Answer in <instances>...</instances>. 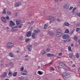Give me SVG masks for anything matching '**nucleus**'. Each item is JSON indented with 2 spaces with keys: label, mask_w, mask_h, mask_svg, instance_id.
<instances>
[{
  "label": "nucleus",
  "mask_w": 80,
  "mask_h": 80,
  "mask_svg": "<svg viewBox=\"0 0 80 80\" xmlns=\"http://www.w3.org/2000/svg\"><path fill=\"white\" fill-rule=\"evenodd\" d=\"M56 32L57 34H56L57 37H60L62 35V30L60 29H58L56 31Z\"/></svg>",
  "instance_id": "f257e3e1"
},
{
  "label": "nucleus",
  "mask_w": 80,
  "mask_h": 80,
  "mask_svg": "<svg viewBox=\"0 0 80 80\" xmlns=\"http://www.w3.org/2000/svg\"><path fill=\"white\" fill-rule=\"evenodd\" d=\"M13 44L12 43L9 42L7 44V47L9 48H12L13 47Z\"/></svg>",
  "instance_id": "f03ea898"
},
{
  "label": "nucleus",
  "mask_w": 80,
  "mask_h": 80,
  "mask_svg": "<svg viewBox=\"0 0 80 80\" xmlns=\"http://www.w3.org/2000/svg\"><path fill=\"white\" fill-rule=\"evenodd\" d=\"M15 24L12 20L10 22L9 27H13V26H15Z\"/></svg>",
  "instance_id": "7ed1b4c3"
},
{
  "label": "nucleus",
  "mask_w": 80,
  "mask_h": 80,
  "mask_svg": "<svg viewBox=\"0 0 80 80\" xmlns=\"http://www.w3.org/2000/svg\"><path fill=\"white\" fill-rule=\"evenodd\" d=\"M32 45H29L27 46V49L29 52H30L32 50Z\"/></svg>",
  "instance_id": "20e7f679"
},
{
  "label": "nucleus",
  "mask_w": 80,
  "mask_h": 80,
  "mask_svg": "<svg viewBox=\"0 0 80 80\" xmlns=\"http://www.w3.org/2000/svg\"><path fill=\"white\" fill-rule=\"evenodd\" d=\"M22 5V3L21 2H17L15 3V4H14L15 7H19V6H20Z\"/></svg>",
  "instance_id": "39448f33"
},
{
  "label": "nucleus",
  "mask_w": 80,
  "mask_h": 80,
  "mask_svg": "<svg viewBox=\"0 0 80 80\" xmlns=\"http://www.w3.org/2000/svg\"><path fill=\"white\" fill-rule=\"evenodd\" d=\"M63 8L64 9L67 10L69 8V5L68 4H65L64 5Z\"/></svg>",
  "instance_id": "423d86ee"
},
{
  "label": "nucleus",
  "mask_w": 80,
  "mask_h": 80,
  "mask_svg": "<svg viewBox=\"0 0 80 80\" xmlns=\"http://www.w3.org/2000/svg\"><path fill=\"white\" fill-rule=\"evenodd\" d=\"M40 32V29H38L37 30H34V32H33V33L34 34H36V35H37V33Z\"/></svg>",
  "instance_id": "0eeeda50"
},
{
  "label": "nucleus",
  "mask_w": 80,
  "mask_h": 80,
  "mask_svg": "<svg viewBox=\"0 0 80 80\" xmlns=\"http://www.w3.org/2000/svg\"><path fill=\"white\" fill-rule=\"evenodd\" d=\"M31 34L32 31H29L26 34V36H27L28 37H30L31 36Z\"/></svg>",
  "instance_id": "6e6552de"
},
{
  "label": "nucleus",
  "mask_w": 80,
  "mask_h": 80,
  "mask_svg": "<svg viewBox=\"0 0 80 80\" xmlns=\"http://www.w3.org/2000/svg\"><path fill=\"white\" fill-rule=\"evenodd\" d=\"M69 35H67L66 34H64L62 36V38L64 39H66V38H68L69 37Z\"/></svg>",
  "instance_id": "1a4fd4ad"
},
{
  "label": "nucleus",
  "mask_w": 80,
  "mask_h": 80,
  "mask_svg": "<svg viewBox=\"0 0 80 80\" xmlns=\"http://www.w3.org/2000/svg\"><path fill=\"white\" fill-rule=\"evenodd\" d=\"M23 73H21V75H26L27 74V71L26 69H25L23 71Z\"/></svg>",
  "instance_id": "9d476101"
},
{
  "label": "nucleus",
  "mask_w": 80,
  "mask_h": 80,
  "mask_svg": "<svg viewBox=\"0 0 80 80\" xmlns=\"http://www.w3.org/2000/svg\"><path fill=\"white\" fill-rule=\"evenodd\" d=\"M1 20L2 22H4V23H6V22H7V21H6V18H5L4 17H2L1 18Z\"/></svg>",
  "instance_id": "9b49d317"
},
{
  "label": "nucleus",
  "mask_w": 80,
  "mask_h": 80,
  "mask_svg": "<svg viewBox=\"0 0 80 80\" xmlns=\"http://www.w3.org/2000/svg\"><path fill=\"white\" fill-rule=\"evenodd\" d=\"M49 20H53V21H54V20H55V18L54 17L50 16L49 17Z\"/></svg>",
  "instance_id": "f8f14e48"
},
{
  "label": "nucleus",
  "mask_w": 80,
  "mask_h": 80,
  "mask_svg": "<svg viewBox=\"0 0 80 80\" xmlns=\"http://www.w3.org/2000/svg\"><path fill=\"white\" fill-rule=\"evenodd\" d=\"M7 72H4L1 75L2 78H3V77H5L7 76Z\"/></svg>",
  "instance_id": "ddd939ff"
},
{
  "label": "nucleus",
  "mask_w": 80,
  "mask_h": 80,
  "mask_svg": "<svg viewBox=\"0 0 80 80\" xmlns=\"http://www.w3.org/2000/svg\"><path fill=\"white\" fill-rule=\"evenodd\" d=\"M47 56L48 57H53V56H54V55L51 53H48L47 54Z\"/></svg>",
  "instance_id": "4468645a"
},
{
  "label": "nucleus",
  "mask_w": 80,
  "mask_h": 80,
  "mask_svg": "<svg viewBox=\"0 0 80 80\" xmlns=\"http://www.w3.org/2000/svg\"><path fill=\"white\" fill-rule=\"evenodd\" d=\"M21 21L19 19H17L16 20V22L17 25H19Z\"/></svg>",
  "instance_id": "2eb2a0df"
},
{
  "label": "nucleus",
  "mask_w": 80,
  "mask_h": 80,
  "mask_svg": "<svg viewBox=\"0 0 80 80\" xmlns=\"http://www.w3.org/2000/svg\"><path fill=\"white\" fill-rule=\"evenodd\" d=\"M59 65L61 66H62V67H66V65H65V64L63 63L62 62H60L59 63Z\"/></svg>",
  "instance_id": "dca6fc26"
},
{
  "label": "nucleus",
  "mask_w": 80,
  "mask_h": 80,
  "mask_svg": "<svg viewBox=\"0 0 80 80\" xmlns=\"http://www.w3.org/2000/svg\"><path fill=\"white\" fill-rule=\"evenodd\" d=\"M35 35H36V34H34L33 33H32V37L33 39H35Z\"/></svg>",
  "instance_id": "f3484780"
},
{
  "label": "nucleus",
  "mask_w": 80,
  "mask_h": 80,
  "mask_svg": "<svg viewBox=\"0 0 80 80\" xmlns=\"http://www.w3.org/2000/svg\"><path fill=\"white\" fill-rule=\"evenodd\" d=\"M49 35L50 36H53V32L52 31H50L49 32Z\"/></svg>",
  "instance_id": "a211bd4d"
},
{
  "label": "nucleus",
  "mask_w": 80,
  "mask_h": 80,
  "mask_svg": "<svg viewBox=\"0 0 80 80\" xmlns=\"http://www.w3.org/2000/svg\"><path fill=\"white\" fill-rule=\"evenodd\" d=\"M69 25H70L69 23L67 22H65L63 24L64 26H66L67 27H68V26H69Z\"/></svg>",
  "instance_id": "6ab92c4d"
},
{
  "label": "nucleus",
  "mask_w": 80,
  "mask_h": 80,
  "mask_svg": "<svg viewBox=\"0 0 80 80\" xmlns=\"http://www.w3.org/2000/svg\"><path fill=\"white\" fill-rule=\"evenodd\" d=\"M73 53H71L69 54V57L71 58H73Z\"/></svg>",
  "instance_id": "aec40b11"
},
{
  "label": "nucleus",
  "mask_w": 80,
  "mask_h": 80,
  "mask_svg": "<svg viewBox=\"0 0 80 80\" xmlns=\"http://www.w3.org/2000/svg\"><path fill=\"white\" fill-rule=\"evenodd\" d=\"M48 27V24L47 23L44 25V29H46L47 27Z\"/></svg>",
  "instance_id": "412c9836"
},
{
  "label": "nucleus",
  "mask_w": 80,
  "mask_h": 80,
  "mask_svg": "<svg viewBox=\"0 0 80 80\" xmlns=\"http://www.w3.org/2000/svg\"><path fill=\"white\" fill-rule=\"evenodd\" d=\"M18 74V72H14L13 74V77H16Z\"/></svg>",
  "instance_id": "4be33fe9"
},
{
  "label": "nucleus",
  "mask_w": 80,
  "mask_h": 80,
  "mask_svg": "<svg viewBox=\"0 0 80 80\" xmlns=\"http://www.w3.org/2000/svg\"><path fill=\"white\" fill-rule=\"evenodd\" d=\"M65 78H70V75L68 74L67 73Z\"/></svg>",
  "instance_id": "5701e85b"
},
{
  "label": "nucleus",
  "mask_w": 80,
  "mask_h": 80,
  "mask_svg": "<svg viewBox=\"0 0 80 80\" xmlns=\"http://www.w3.org/2000/svg\"><path fill=\"white\" fill-rule=\"evenodd\" d=\"M76 9H77V7H75L73 9L72 11V13H75V10Z\"/></svg>",
  "instance_id": "b1692460"
},
{
  "label": "nucleus",
  "mask_w": 80,
  "mask_h": 80,
  "mask_svg": "<svg viewBox=\"0 0 80 80\" xmlns=\"http://www.w3.org/2000/svg\"><path fill=\"white\" fill-rule=\"evenodd\" d=\"M21 80H28L26 78H21Z\"/></svg>",
  "instance_id": "393cba45"
},
{
  "label": "nucleus",
  "mask_w": 80,
  "mask_h": 80,
  "mask_svg": "<svg viewBox=\"0 0 80 80\" xmlns=\"http://www.w3.org/2000/svg\"><path fill=\"white\" fill-rule=\"evenodd\" d=\"M74 39L75 41H77V40H78V37L77 36H75L74 37Z\"/></svg>",
  "instance_id": "a878e982"
},
{
  "label": "nucleus",
  "mask_w": 80,
  "mask_h": 80,
  "mask_svg": "<svg viewBox=\"0 0 80 80\" xmlns=\"http://www.w3.org/2000/svg\"><path fill=\"white\" fill-rule=\"evenodd\" d=\"M38 73L39 74V75H42V74H43V72H42L41 71H38Z\"/></svg>",
  "instance_id": "bb28decb"
},
{
  "label": "nucleus",
  "mask_w": 80,
  "mask_h": 80,
  "mask_svg": "<svg viewBox=\"0 0 80 80\" xmlns=\"http://www.w3.org/2000/svg\"><path fill=\"white\" fill-rule=\"evenodd\" d=\"M17 28V27L16 26L14 28H12V31H13V32H15V28Z\"/></svg>",
  "instance_id": "cd10ccee"
},
{
  "label": "nucleus",
  "mask_w": 80,
  "mask_h": 80,
  "mask_svg": "<svg viewBox=\"0 0 80 80\" xmlns=\"http://www.w3.org/2000/svg\"><path fill=\"white\" fill-rule=\"evenodd\" d=\"M9 55L11 57H13V54L11 52H10L9 53Z\"/></svg>",
  "instance_id": "c85d7f7f"
},
{
  "label": "nucleus",
  "mask_w": 80,
  "mask_h": 80,
  "mask_svg": "<svg viewBox=\"0 0 80 80\" xmlns=\"http://www.w3.org/2000/svg\"><path fill=\"white\" fill-rule=\"evenodd\" d=\"M75 57L77 58H79V54L78 53L76 54Z\"/></svg>",
  "instance_id": "c756f323"
},
{
  "label": "nucleus",
  "mask_w": 80,
  "mask_h": 80,
  "mask_svg": "<svg viewBox=\"0 0 80 80\" xmlns=\"http://www.w3.org/2000/svg\"><path fill=\"white\" fill-rule=\"evenodd\" d=\"M6 9H3L2 12V14H5L6 13V11H5Z\"/></svg>",
  "instance_id": "7c9ffc66"
},
{
  "label": "nucleus",
  "mask_w": 80,
  "mask_h": 80,
  "mask_svg": "<svg viewBox=\"0 0 80 80\" xmlns=\"http://www.w3.org/2000/svg\"><path fill=\"white\" fill-rule=\"evenodd\" d=\"M47 53L46 52L44 51V50H42V51L41 54L42 55H44L45 53Z\"/></svg>",
  "instance_id": "2f4dec72"
},
{
  "label": "nucleus",
  "mask_w": 80,
  "mask_h": 80,
  "mask_svg": "<svg viewBox=\"0 0 80 80\" xmlns=\"http://www.w3.org/2000/svg\"><path fill=\"white\" fill-rule=\"evenodd\" d=\"M67 73L65 72H63V73L62 74V75L65 77L67 75Z\"/></svg>",
  "instance_id": "473e14b6"
},
{
  "label": "nucleus",
  "mask_w": 80,
  "mask_h": 80,
  "mask_svg": "<svg viewBox=\"0 0 80 80\" xmlns=\"http://www.w3.org/2000/svg\"><path fill=\"white\" fill-rule=\"evenodd\" d=\"M71 47H68V50L70 52H72V49H71Z\"/></svg>",
  "instance_id": "72a5a7b5"
},
{
  "label": "nucleus",
  "mask_w": 80,
  "mask_h": 80,
  "mask_svg": "<svg viewBox=\"0 0 80 80\" xmlns=\"http://www.w3.org/2000/svg\"><path fill=\"white\" fill-rule=\"evenodd\" d=\"M23 36H21L19 38V40H23Z\"/></svg>",
  "instance_id": "f704fd0d"
},
{
  "label": "nucleus",
  "mask_w": 80,
  "mask_h": 80,
  "mask_svg": "<svg viewBox=\"0 0 80 80\" xmlns=\"http://www.w3.org/2000/svg\"><path fill=\"white\" fill-rule=\"evenodd\" d=\"M8 75L9 76H12V73L11 72H9V73H8Z\"/></svg>",
  "instance_id": "c9c22d12"
},
{
  "label": "nucleus",
  "mask_w": 80,
  "mask_h": 80,
  "mask_svg": "<svg viewBox=\"0 0 80 80\" xmlns=\"http://www.w3.org/2000/svg\"><path fill=\"white\" fill-rule=\"evenodd\" d=\"M11 12L10 11H7V14L9 15H11Z\"/></svg>",
  "instance_id": "e433bc0d"
},
{
  "label": "nucleus",
  "mask_w": 80,
  "mask_h": 80,
  "mask_svg": "<svg viewBox=\"0 0 80 80\" xmlns=\"http://www.w3.org/2000/svg\"><path fill=\"white\" fill-rule=\"evenodd\" d=\"M65 32L66 33H69V30H68V29H66L65 31Z\"/></svg>",
  "instance_id": "4c0bfd02"
},
{
  "label": "nucleus",
  "mask_w": 80,
  "mask_h": 80,
  "mask_svg": "<svg viewBox=\"0 0 80 80\" xmlns=\"http://www.w3.org/2000/svg\"><path fill=\"white\" fill-rule=\"evenodd\" d=\"M50 48H48L46 49L47 52H50Z\"/></svg>",
  "instance_id": "58836bf2"
},
{
  "label": "nucleus",
  "mask_w": 80,
  "mask_h": 80,
  "mask_svg": "<svg viewBox=\"0 0 80 80\" xmlns=\"http://www.w3.org/2000/svg\"><path fill=\"white\" fill-rule=\"evenodd\" d=\"M29 41H30V39L29 38L25 40L26 42H29Z\"/></svg>",
  "instance_id": "ea45409f"
},
{
  "label": "nucleus",
  "mask_w": 80,
  "mask_h": 80,
  "mask_svg": "<svg viewBox=\"0 0 80 80\" xmlns=\"http://www.w3.org/2000/svg\"><path fill=\"white\" fill-rule=\"evenodd\" d=\"M50 69H51V70H52L53 71H54V70H55V69L52 67H51Z\"/></svg>",
  "instance_id": "a19ab883"
},
{
  "label": "nucleus",
  "mask_w": 80,
  "mask_h": 80,
  "mask_svg": "<svg viewBox=\"0 0 80 80\" xmlns=\"http://www.w3.org/2000/svg\"><path fill=\"white\" fill-rule=\"evenodd\" d=\"M9 65H13V63L12 62H10L9 63Z\"/></svg>",
  "instance_id": "79ce46f5"
},
{
  "label": "nucleus",
  "mask_w": 80,
  "mask_h": 80,
  "mask_svg": "<svg viewBox=\"0 0 80 80\" xmlns=\"http://www.w3.org/2000/svg\"><path fill=\"white\" fill-rule=\"evenodd\" d=\"M24 68L23 67H22V68H20L21 71H23V70Z\"/></svg>",
  "instance_id": "37998d69"
},
{
  "label": "nucleus",
  "mask_w": 80,
  "mask_h": 80,
  "mask_svg": "<svg viewBox=\"0 0 80 80\" xmlns=\"http://www.w3.org/2000/svg\"><path fill=\"white\" fill-rule=\"evenodd\" d=\"M80 30V28H77L76 29V32H78V31H79V30Z\"/></svg>",
  "instance_id": "c03bdc74"
},
{
  "label": "nucleus",
  "mask_w": 80,
  "mask_h": 80,
  "mask_svg": "<svg viewBox=\"0 0 80 80\" xmlns=\"http://www.w3.org/2000/svg\"><path fill=\"white\" fill-rule=\"evenodd\" d=\"M22 24L20 25L19 26H18V28H22Z\"/></svg>",
  "instance_id": "a18cd8bd"
},
{
  "label": "nucleus",
  "mask_w": 80,
  "mask_h": 80,
  "mask_svg": "<svg viewBox=\"0 0 80 80\" xmlns=\"http://www.w3.org/2000/svg\"><path fill=\"white\" fill-rule=\"evenodd\" d=\"M62 52L58 54V56H62Z\"/></svg>",
  "instance_id": "49530a36"
},
{
  "label": "nucleus",
  "mask_w": 80,
  "mask_h": 80,
  "mask_svg": "<svg viewBox=\"0 0 80 80\" xmlns=\"http://www.w3.org/2000/svg\"><path fill=\"white\" fill-rule=\"evenodd\" d=\"M73 8V7H70L69 8V10H71Z\"/></svg>",
  "instance_id": "de8ad7c7"
},
{
  "label": "nucleus",
  "mask_w": 80,
  "mask_h": 80,
  "mask_svg": "<svg viewBox=\"0 0 80 80\" xmlns=\"http://www.w3.org/2000/svg\"><path fill=\"white\" fill-rule=\"evenodd\" d=\"M75 29H73V30H72V31H71V34L73 33V32H74L75 31Z\"/></svg>",
  "instance_id": "09e8293b"
},
{
  "label": "nucleus",
  "mask_w": 80,
  "mask_h": 80,
  "mask_svg": "<svg viewBox=\"0 0 80 80\" xmlns=\"http://www.w3.org/2000/svg\"><path fill=\"white\" fill-rule=\"evenodd\" d=\"M77 26L78 27H80V23L77 24Z\"/></svg>",
  "instance_id": "8fccbe9b"
},
{
  "label": "nucleus",
  "mask_w": 80,
  "mask_h": 80,
  "mask_svg": "<svg viewBox=\"0 0 80 80\" xmlns=\"http://www.w3.org/2000/svg\"><path fill=\"white\" fill-rule=\"evenodd\" d=\"M57 21H58V22H61V20H60V19H58L57 20Z\"/></svg>",
  "instance_id": "3c124183"
},
{
  "label": "nucleus",
  "mask_w": 80,
  "mask_h": 80,
  "mask_svg": "<svg viewBox=\"0 0 80 80\" xmlns=\"http://www.w3.org/2000/svg\"><path fill=\"white\" fill-rule=\"evenodd\" d=\"M6 17L7 20H9V17L8 16H7Z\"/></svg>",
  "instance_id": "603ef678"
},
{
  "label": "nucleus",
  "mask_w": 80,
  "mask_h": 80,
  "mask_svg": "<svg viewBox=\"0 0 80 80\" xmlns=\"http://www.w3.org/2000/svg\"><path fill=\"white\" fill-rule=\"evenodd\" d=\"M58 0H54V2L56 3H57V2H58Z\"/></svg>",
  "instance_id": "864d4df0"
},
{
  "label": "nucleus",
  "mask_w": 80,
  "mask_h": 80,
  "mask_svg": "<svg viewBox=\"0 0 80 80\" xmlns=\"http://www.w3.org/2000/svg\"><path fill=\"white\" fill-rule=\"evenodd\" d=\"M72 67H76V66H75V64H73L72 65Z\"/></svg>",
  "instance_id": "5fc2aeb1"
},
{
  "label": "nucleus",
  "mask_w": 80,
  "mask_h": 80,
  "mask_svg": "<svg viewBox=\"0 0 80 80\" xmlns=\"http://www.w3.org/2000/svg\"><path fill=\"white\" fill-rule=\"evenodd\" d=\"M25 60H27V61H28V58H25Z\"/></svg>",
  "instance_id": "6e6d98bb"
},
{
  "label": "nucleus",
  "mask_w": 80,
  "mask_h": 80,
  "mask_svg": "<svg viewBox=\"0 0 80 80\" xmlns=\"http://www.w3.org/2000/svg\"><path fill=\"white\" fill-rule=\"evenodd\" d=\"M78 71L79 73H80V67L79 68Z\"/></svg>",
  "instance_id": "4d7b16f0"
},
{
  "label": "nucleus",
  "mask_w": 80,
  "mask_h": 80,
  "mask_svg": "<svg viewBox=\"0 0 80 80\" xmlns=\"http://www.w3.org/2000/svg\"><path fill=\"white\" fill-rule=\"evenodd\" d=\"M71 41V39H69V40H68V42H69Z\"/></svg>",
  "instance_id": "13d9d810"
},
{
  "label": "nucleus",
  "mask_w": 80,
  "mask_h": 80,
  "mask_svg": "<svg viewBox=\"0 0 80 80\" xmlns=\"http://www.w3.org/2000/svg\"><path fill=\"white\" fill-rule=\"evenodd\" d=\"M71 47H73V44H71Z\"/></svg>",
  "instance_id": "bf43d9fd"
},
{
  "label": "nucleus",
  "mask_w": 80,
  "mask_h": 80,
  "mask_svg": "<svg viewBox=\"0 0 80 80\" xmlns=\"http://www.w3.org/2000/svg\"><path fill=\"white\" fill-rule=\"evenodd\" d=\"M52 64V62H51L50 63H49V64H50V65Z\"/></svg>",
  "instance_id": "052dcab7"
},
{
  "label": "nucleus",
  "mask_w": 80,
  "mask_h": 80,
  "mask_svg": "<svg viewBox=\"0 0 80 80\" xmlns=\"http://www.w3.org/2000/svg\"><path fill=\"white\" fill-rule=\"evenodd\" d=\"M6 29H7V30H8V29H9V28H8V27H7L6 28Z\"/></svg>",
  "instance_id": "680f3d73"
},
{
  "label": "nucleus",
  "mask_w": 80,
  "mask_h": 80,
  "mask_svg": "<svg viewBox=\"0 0 80 80\" xmlns=\"http://www.w3.org/2000/svg\"><path fill=\"white\" fill-rule=\"evenodd\" d=\"M5 80H9V79L8 78H6V79H5Z\"/></svg>",
  "instance_id": "e2e57ef3"
},
{
  "label": "nucleus",
  "mask_w": 80,
  "mask_h": 80,
  "mask_svg": "<svg viewBox=\"0 0 80 80\" xmlns=\"http://www.w3.org/2000/svg\"><path fill=\"white\" fill-rule=\"evenodd\" d=\"M67 42V41H66V40H64V43H65V42Z\"/></svg>",
  "instance_id": "0e129e2a"
},
{
  "label": "nucleus",
  "mask_w": 80,
  "mask_h": 80,
  "mask_svg": "<svg viewBox=\"0 0 80 80\" xmlns=\"http://www.w3.org/2000/svg\"><path fill=\"white\" fill-rule=\"evenodd\" d=\"M28 57V55L25 56V57Z\"/></svg>",
  "instance_id": "69168bd1"
},
{
  "label": "nucleus",
  "mask_w": 80,
  "mask_h": 80,
  "mask_svg": "<svg viewBox=\"0 0 80 80\" xmlns=\"http://www.w3.org/2000/svg\"><path fill=\"white\" fill-rule=\"evenodd\" d=\"M49 23H52V22L51 21H50V22H49Z\"/></svg>",
  "instance_id": "338daca9"
},
{
  "label": "nucleus",
  "mask_w": 80,
  "mask_h": 80,
  "mask_svg": "<svg viewBox=\"0 0 80 80\" xmlns=\"http://www.w3.org/2000/svg\"><path fill=\"white\" fill-rule=\"evenodd\" d=\"M33 23V21H32L31 22V23Z\"/></svg>",
  "instance_id": "774afa93"
}]
</instances>
